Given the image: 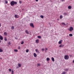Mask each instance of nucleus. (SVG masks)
Masks as SVG:
<instances>
[{"mask_svg":"<svg viewBox=\"0 0 74 74\" xmlns=\"http://www.w3.org/2000/svg\"><path fill=\"white\" fill-rule=\"evenodd\" d=\"M25 32H26V33H27V34H29V32H28V30L27 29L25 30Z\"/></svg>","mask_w":74,"mask_h":74,"instance_id":"7","label":"nucleus"},{"mask_svg":"<svg viewBox=\"0 0 74 74\" xmlns=\"http://www.w3.org/2000/svg\"><path fill=\"white\" fill-rule=\"evenodd\" d=\"M66 74V73L65 72H63L62 73V74Z\"/></svg>","mask_w":74,"mask_h":74,"instance_id":"26","label":"nucleus"},{"mask_svg":"<svg viewBox=\"0 0 74 74\" xmlns=\"http://www.w3.org/2000/svg\"><path fill=\"white\" fill-rule=\"evenodd\" d=\"M57 20L58 21H59V19H58Z\"/></svg>","mask_w":74,"mask_h":74,"instance_id":"46","label":"nucleus"},{"mask_svg":"<svg viewBox=\"0 0 74 74\" xmlns=\"http://www.w3.org/2000/svg\"><path fill=\"white\" fill-rule=\"evenodd\" d=\"M73 63H74V60L73 61Z\"/></svg>","mask_w":74,"mask_h":74,"instance_id":"45","label":"nucleus"},{"mask_svg":"<svg viewBox=\"0 0 74 74\" xmlns=\"http://www.w3.org/2000/svg\"><path fill=\"white\" fill-rule=\"evenodd\" d=\"M62 1H65V0H62Z\"/></svg>","mask_w":74,"mask_h":74,"instance_id":"40","label":"nucleus"},{"mask_svg":"<svg viewBox=\"0 0 74 74\" xmlns=\"http://www.w3.org/2000/svg\"><path fill=\"white\" fill-rule=\"evenodd\" d=\"M62 47V45H60L59 46V47H60V48H61Z\"/></svg>","mask_w":74,"mask_h":74,"instance_id":"27","label":"nucleus"},{"mask_svg":"<svg viewBox=\"0 0 74 74\" xmlns=\"http://www.w3.org/2000/svg\"><path fill=\"white\" fill-rule=\"evenodd\" d=\"M72 8V7H71V6H69L68 7V8L69 9H71V8Z\"/></svg>","mask_w":74,"mask_h":74,"instance_id":"11","label":"nucleus"},{"mask_svg":"<svg viewBox=\"0 0 74 74\" xmlns=\"http://www.w3.org/2000/svg\"><path fill=\"white\" fill-rule=\"evenodd\" d=\"M62 25H64L65 26L66 25V24L64 23H62Z\"/></svg>","mask_w":74,"mask_h":74,"instance_id":"30","label":"nucleus"},{"mask_svg":"<svg viewBox=\"0 0 74 74\" xmlns=\"http://www.w3.org/2000/svg\"><path fill=\"white\" fill-rule=\"evenodd\" d=\"M36 1H38V0H36Z\"/></svg>","mask_w":74,"mask_h":74,"instance_id":"43","label":"nucleus"},{"mask_svg":"<svg viewBox=\"0 0 74 74\" xmlns=\"http://www.w3.org/2000/svg\"><path fill=\"white\" fill-rule=\"evenodd\" d=\"M68 30L70 32H72V31H73V27H71Z\"/></svg>","mask_w":74,"mask_h":74,"instance_id":"3","label":"nucleus"},{"mask_svg":"<svg viewBox=\"0 0 74 74\" xmlns=\"http://www.w3.org/2000/svg\"><path fill=\"white\" fill-rule=\"evenodd\" d=\"M64 47V45H62V47Z\"/></svg>","mask_w":74,"mask_h":74,"instance_id":"42","label":"nucleus"},{"mask_svg":"<svg viewBox=\"0 0 74 74\" xmlns=\"http://www.w3.org/2000/svg\"><path fill=\"white\" fill-rule=\"evenodd\" d=\"M58 44H62V40H60L58 42Z\"/></svg>","mask_w":74,"mask_h":74,"instance_id":"18","label":"nucleus"},{"mask_svg":"<svg viewBox=\"0 0 74 74\" xmlns=\"http://www.w3.org/2000/svg\"><path fill=\"white\" fill-rule=\"evenodd\" d=\"M14 16L16 18H19V16L17 15V14H15Z\"/></svg>","mask_w":74,"mask_h":74,"instance_id":"5","label":"nucleus"},{"mask_svg":"<svg viewBox=\"0 0 74 74\" xmlns=\"http://www.w3.org/2000/svg\"><path fill=\"white\" fill-rule=\"evenodd\" d=\"M15 39H16V40H18V39H17V38H15Z\"/></svg>","mask_w":74,"mask_h":74,"instance_id":"44","label":"nucleus"},{"mask_svg":"<svg viewBox=\"0 0 74 74\" xmlns=\"http://www.w3.org/2000/svg\"><path fill=\"white\" fill-rule=\"evenodd\" d=\"M26 52H27V53L29 52V50L28 49L26 50Z\"/></svg>","mask_w":74,"mask_h":74,"instance_id":"32","label":"nucleus"},{"mask_svg":"<svg viewBox=\"0 0 74 74\" xmlns=\"http://www.w3.org/2000/svg\"><path fill=\"white\" fill-rule=\"evenodd\" d=\"M63 15H67V13H63Z\"/></svg>","mask_w":74,"mask_h":74,"instance_id":"23","label":"nucleus"},{"mask_svg":"<svg viewBox=\"0 0 74 74\" xmlns=\"http://www.w3.org/2000/svg\"><path fill=\"white\" fill-rule=\"evenodd\" d=\"M1 23H0V27H1Z\"/></svg>","mask_w":74,"mask_h":74,"instance_id":"41","label":"nucleus"},{"mask_svg":"<svg viewBox=\"0 0 74 74\" xmlns=\"http://www.w3.org/2000/svg\"><path fill=\"white\" fill-rule=\"evenodd\" d=\"M8 44L9 45H11V43L10 42H9Z\"/></svg>","mask_w":74,"mask_h":74,"instance_id":"38","label":"nucleus"},{"mask_svg":"<svg viewBox=\"0 0 74 74\" xmlns=\"http://www.w3.org/2000/svg\"><path fill=\"white\" fill-rule=\"evenodd\" d=\"M14 52H18V50H17V49H14Z\"/></svg>","mask_w":74,"mask_h":74,"instance_id":"28","label":"nucleus"},{"mask_svg":"<svg viewBox=\"0 0 74 74\" xmlns=\"http://www.w3.org/2000/svg\"><path fill=\"white\" fill-rule=\"evenodd\" d=\"M38 38H41V36H38Z\"/></svg>","mask_w":74,"mask_h":74,"instance_id":"22","label":"nucleus"},{"mask_svg":"<svg viewBox=\"0 0 74 74\" xmlns=\"http://www.w3.org/2000/svg\"><path fill=\"white\" fill-rule=\"evenodd\" d=\"M51 60L53 62H54L55 61V59H54V58L53 57H52L51 58Z\"/></svg>","mask_w":74,"mask_h":74,"instance_id":"12","label":"nucleus"},{"mask_svg":"<svg viewBox=\"0 0 74 74\" xmlns=\"http://www.w3.org/2000/svg\"><path fill=\"white\" fill-rule=\"evenodd\" d=\"M0 40H3V37L1 35L0 36Z\"/></svg>","mask_w":74,"mask_h":74,"instance_id":"6","label":"nucleus"},{"mask_svg":"<svg viewBox=\"0 0 74 74\" xmlns=\"http://www.w3.org/2000/svg\"><path fill=\"white\" fill-rule=\"evenodd\" d=\"M34 57H37V54L35 53H34Z\"/></svg>","mask_w":74,"mask_h":74,"instance_id":"10","label":"nucleus"},{"mask_svg":"<svg viewBox=\"0 0 74 74\" xmlns=\"http://www.w3.org/2000/svg\"><path fill=\"white\" fill-rule=\"evenodd\" d=\"M12 29H14V26H12L11 27Z\"/></svg>","mask_w":74,"mask_h":74,"instance_id":"31","label":"nucleus"},{"mask_svg":"<svg viewBox=\"0 0 74 74\" xmlns=\"http://www.w3.org/2000/svg\"><path fill=\"white\" fill-rule=\"evenodd\" d=\"M69 36H70V37H72L73 36V34H69Z\"/></svg>","mask_w":74,"mask_h":74,"instance_id":"20","label":"nucleus"},{"mask_svg":"<svg viewBox=\"0 0 74 74\" xmlns=\"http://www.w3.org/2000/svg\"><path fill=\"white\" fill-rule=\"evenodd\" d=\"M42 51H44V49H42Z\"/></svg>","mask_w":74,"mask_h":74,"instance_id":"37","label":"nucleus"},{"mask_svg":"<svg viewBox=\"0 0 74 74\" xmlns=\"http://www.w3.org/2000/svg\"><path fill=\"white\" fill-rule=\"evenodd\" d=\"M0 42H1V40H0Z\"/></svg>","mask_w":74,"mask_h":74,"instance_id":"47","label":"nucleus"},{"mask_svg":"<svg viewBox=\"0 0 74 74\" xmlns=\"http://www.w3.org/2000/svg\"><path fill=\"white\" fill-rule=\"evenodd\" d=\"M5 3H6V4H7V3H8V1H5Z\"/></svg>","mask_w":74,"mask_h":74,"instance_id":"35","label":"nucleus"},{"mask_svg":"<svg viewBox=\"0 0 74 74\" xmlns=\"http://www.w3.org/2000/svg\"><path fill=\"white\" fill-rule=\"evenodd\" d=\"M1 59H2L1 58Z\"/></svg>","mask_w":74,"mask_h":74,"instance_id":"48","label":"nucleus"},{"mask_svg":"<svg viewBox=\"0 0 74 74\" xmlns=\"http://www.w3.org/2000/svg\"><path fill=\"white\" fill-rule=\"evenodd\" d=\"M30 25L32 27V28H34V25H33V24L32 23H30Z\"/></svg>","mask_w":74,"mask_h":74,"instance_id":"4","label":"nucleus"},{"mask_svg":"<svg viewBox=\"0 0 74 74\" xmlns=\"http://www.w3.org/2000/svg\"><path fill=\"white\" fill-rule=\"evenodd\" d=\"M3 51L2 49H0V52H3Z\"/></svg>","mask_w":74,"mask_h":74,"instance_id":"19","label":"nucleus"},{"mask_svg":"<svg viewBox=\"0 0 74 74\" xmlns=\"http://www.w3.org/2000/svg\"><path fill=\"white\" fill-rule=\"evenodd\" d=\"M64 58L65 60H68L69 58V56L67 55H66L65 56Z\"/></svg>","mask_w":74,"mask_h":74,"instance_id":"2","label":"nucleus"},{"mask_svg":"<svg viewBox=\"0 0 74 74\" xmlns=\"http://www.w3.org/2000/svg\"><path fill=\"white\" fill-rule=\"evenodd\" d=\"M17 4V2L14 1H12L10 2V5L12 6H14V5Z\"/></svg>","mask_w":74,"mask_h":74,"instance_id":"1","label":"nucleus"},{"mask_svg":"<svg viewBox=\"0 0 74 74\" xmlns=\"http://www.w3.org/2000/svg\"><path fill=\"white\" fill-rule=\"evenodd\" d=\"M24 44V42L23 41H22L21 43V44Z\"/></svg>","mask_w":74,"mask_h":74,"instance_id":"29","label":"nucleus"},{"mask_svg":"<svg viewBox=\"0 0 74 74\" xmlns=\"http://www.w3.org/2000/svg\"><path fill=\"white\" fill-rule=\"evenodd\" d=\"M19 3H22V2L21 1H19Z\"/></svg>","mask_w":74,"mask_h":74,"instance_id":"39","label":"nucleus"},{"mask_svg":"<svg viewBox=\"0 0 74 74\" xmlns=\"http://www.w3.org/2000/svg\"><path fill=\"white\" fill-rule=\"evenodd\" d=\"M4 40L5 41H7V38L6 37H4Z\"/></svg>","mask_w":74,"mask_h":74,"instance_id":"17","label":"nucleus"},{"mask_svg":"<svg viewBox=\"0 0 74 74\" xmlns=\"http://www.w3.org/2000/svg\"><path fill=\"white\" fill-rule=\"evenodd\" d=\"M60 19H62V18H63V16L62 15H60Z\"/></svg>","mask_w":74,"mask_h":74,"instance_id":"25","label":"nucleus"},{"mask_svg":"<svg viewBox=\"0 0 74 74\" xmlns=\"http://www.w3.org/2000/svg\"><path fill=\"white\" fill-rule=\"evenodd\" d=\"M18 66L19 67H21V64L18 63Z\"/></svg>","mask_w":74,"mask_h":74,"instance_id":"15","label":"nucleus"},{"mask_svg":"<svg viewBox=\"0 0 74 74\" xmlns=\"http://www.w3.org/2000/svg\"><path fill=\"white\" fill-rule=\"evenodd\" d=\"M41 66L40 64L39 63L37 64V66Z\"/></svg>","mask_w":74,"mask_h":74,"instance_id":"24","label":"nucleus"},{"mask_svg":"<svg viewBox=\"0 0 74 74\" xmlns=\"http://www.w3.org/2000/svg\"><path fill=\"white\" fill-rule=\"evenodd\" d=\"M4 34L5 36H6L7 35V33L6 32H5L4 33Z\"/></svg>","mask_w":74,"mask_h":74,"instance_id":"13","label":"nucleus"},{"mask_svg":"<svg viewBox=\"0 0 74 74\" xmlns=\"http://www.w3.org/2000/svg\"><path fill=\"white\" fill-rule=\"evenodd\" d=\"M40 17H41V18H44V16L43 15H41Z\"/></svg>","mask_w":74,"mask_h":74,"instance_id":"21","label":"nucleus"},{"mask_svg":"<svg viewBox=\"0 0 74 74\" xmlns=\"http://www.w3.org/2000/svg\"><path fill=\"white\" fill-rule=\"evenodd\" d=\"M35 51L36 52H37L38 53H40V51H39L38 50V49H36Z\"/></svg>","mask_w":74,"mask_h":74,"instance_id":"8","label":"nucleus"},{"mask_svg":"<svg viewBox=\"0 0 74 74\" xmlns=\"http://www.w3.org/2000/svg\"><path fill=\"white\" fill-rule=\"evenodd\" d=\"M18 49H21V47H18Z\"/></svg>","mask_w":74,"mask_h":74,"instance_id":"36","label":"nucleus"},{"mask_svg":"<svg viewBox=\"0 0 74 74\" xmlns=\"http://www.w3.org/2000/svg\"><path fill=\"white\" fill-rule=\"evenodd\" d=\"M38 41H39V40L38 39H37L36 40V43H38Z\"/></svg>","mask_w":74,"mask_h":74,"instance_id":"16","label":"nucleus"},{"mask_svg":"<svg viewBox=\"0 0 74 74\" xmlns=\"http://www.w3.org/2000/svg\"><path fill=\"white\" fill-rule=\"evenodd\" d=\"M9 71H11V69H9Z\"/></svg>","mask_w":74,"mask_h":74,"instance_id":"34","label":"nucleus"},{"mask_svg":"<svg viewBox=\"0 0 74 74\" xmlns=\"http://www.w3.org/2000/svg\"><path fill=\"white\" fill-rule=\"evenodd\" d=\"M64 71H68L69 70V69H64Z\"/></svg>","mask_w":74,"mask_h":74,"instance_id":"9","label":"nucleus"},{"mask_svg":"<svg viewBox=\"0 0 74 74\" xmlns=\"http://www.w3.org/2000/svg\"><path fill=\"white\" fill-rule=\"evenodd\" d=\"M12 74H14V71L13 70L12 71Z\"/></svg>","mask_w":74,"mask_h":74,"instance_id":"33","label":"nucleus"},{"mask_svg":"<svg viewBox=\"0 0 74 74\" xmlns=\"http://www.w3.org/2000/svg\"><path fill=\"white\" fill-rule=\"evenodd\" d=\"M46 60L47 61H49V60H50V59L49 58H47Z\"/></svg>","mask_w":74,"mask_h":74,"instance_id":"14","label":"nucleus"}]
</instances>
